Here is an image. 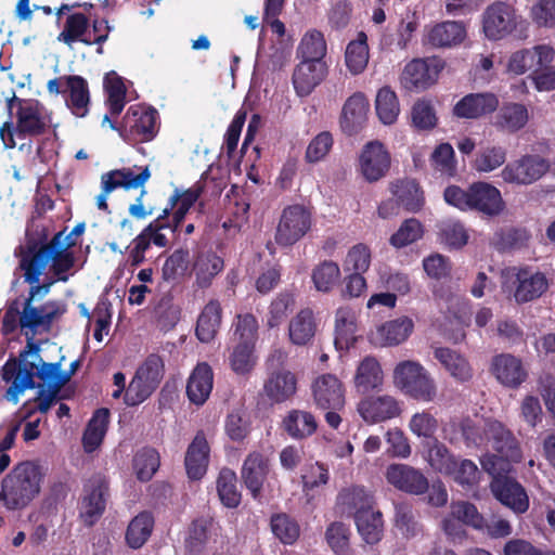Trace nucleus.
Masks as SVG:
<instances>
[{
  "instance_id": "f257e3e1",
  "label": "nucleus",
  "mask_w": 555,
  "mask_h": 555,
  "mask_svg": "<svg viewBox=\"0 0 555 555\" xmlns=\"http://www.w3.org/2000/svg\"><path fill=\"white\" fill-rule=\"evenodd\" d=\"M62 347L54 343L27 344L20 353L18 361L9 360L2 367V379L10 386L4 398L16 404L27 389L35 388L34 377H38L47 388L38 392V410L47 413L56 400L61 388L69 380V374L61 369L65 356Z\"/></svg>"
},
{
  "instance_id": "f03ea898",
  "label": "nucleus",
  "mask_w": 555,
  "mask_h": 555,
  "mask_svg": "<svg viewBox=\"0 0 555 555\" xmlns=\"http://www.w3.org/2000/svg\"><path fill=\"white\" fill-rule=\"evenodd\" d=\"M85 230V222H80L70 232L60 231L47 242L27 234L24 243L16 247L15 257L55 274L65 283L74 275L73 269L76 264L72 248L77 245Z\"/></svg>"
},
{
  "instance_id": "7ed1b4c3",
  "label": "nucleus",
  "mask_w": 555,
  "mask_h": 555,
  "mask_svg": "<svg viewBox=\"0 0 555 555\" xmlns=\"http://www.w3.org/2000/svg\"><path fill=\"white\" fill-rule=\"evenodd\" d=\"M17 260V268L22 271L24 282L30 285L28 296L20 313V325L23 330H29L34 334L47 331L53 320L62 313L61 307L54 300L47 301L41 306L35 304L42 300L50 293L51 287L55 283L62 282V280L30 262L23 259Z\"/></svg>"
},
{
  "instance_id": "20e7f679",
  "label": "nucleus",
  "mask_w": 555,
  "mask_h": 555,
  "mask_svg": "<svg viewBox=\"0 0 555 555\" xmlns=\"http://www.w3.org/2000/svg\"><path fill=\"white\" fill-rule=\"evenodd\" d=\"M15 107V120L12 121L10 142L5 143V149H17L21 153L30 157L33 154V138L47 131L50 119L37 102L20 100L13 92L12 98L8 99V108L12 111Z\"/></svg>"
},
{
  "instance_id": "39448f33",
  "label": "nucleus",
  "mask_w": 555,
  "mask_h": 555,
  "mask_svg": "<svg viewBox=\"0 0 555 555\" xmlns=\"http://www.w3.org/2000/svg\"><path fill=\"white\" fill-rule=\"evenodd\" d=\"M41 473L33 462L17 464L0 485V502L10 511L25 508L40 492Z\"/></svg>"
},
{
  "instance_id": "423d86ee",
  "label": "nucleus",
  "mask_w": 555,
  "mask_h": 555,
  "mask_svg": "<svg viewBox=\"0 0 555 555\" xmlns=\"http://www.w3.org/2000/svg\"><path fill=\"white\" fill-rule=\"evenodd\" d=\"M393 386L405 397L422 403L435 402L439 397L438 384L431 373L420 362H399L392 374Z\"/></svg>"
},
{
  "instance_id": "0eeeda50",
  "label": "nucleus",
  "mask_w": 555,
  "mask_h": 555,
  "mask_svg": "<svg viewBox=\"0 0 555 555\" xmlns=\"http://www.w3.org/2000/svg\"><path fill=\"white\" fill-rule=\"evenodd\" d=\"M311 395L315 406L325 412L328 426L337 429L341 424L340 411L346 403L341 380L331 373L321 374L311 384Z\"/></svg>"
},
{
  "instance_id": "6e6552de",
  "label": "nucleus",
  "mask_w": 555,
  "mask_h": 555,
  "mask_svg": "<svg viewBox=\"0 0 555 555\" xmlns=\"http://www.w3.org/2000/svg\"><path fill=\"white\" fill-rule=\"evenodd\" d=\"M164 373V363L156 354H151L138 367L125 391V403L130 406L145 401L158 387Z\"/></svg>"
},
{
  "instance_id": "1a4fd4ad",
  "label": "nucleus",
  "mask_w": 555,
  "mask_h": 555,
  "mask_svg": "<svg viewBox=\"0 0 555 555\" xmlns=\"http://www.w3.org/2000/svg\"><path fill=\"white\" fill-rule=\"evenodd\" d=\"M522 23L516 10L505 2H493L481 14V29L491 41L506 38Z\"/></svg>"
},
{
  "instance_id": "9d476101",
  "label": "nucleus",
  "mask_w": 555,
  "mask_h": 555,
  "mask_svg": "<svg viewBox=\"0 0 555 555\" xmlns=\"http://www.w3.org/2000/svg\"><path fill=\"white\" fill-rule=\"evenodd\" d=\"M150 178L151 171L147 166L138 172L134 168L125 167L103 173L101 176V193L95 197L96 207L101 210H107V198L114 190L118 188L126 191L135 190L143 186Z\"/></svg>"
},
{
  "instance_id": "9b49d317",
  "label": "nucleus",
  "mask_w": 555,
  "mask_h": 555,
  "mask_svg": "<svg viewBox=\"0 0 555 555\" xmlns=\"http://www.w3.org/2000/svg\"><path fill=\"white\" fill-rule=\"evenodd\" d=\"M506 278L508 280L504 283L503 288L512 291L514 287L513 298L517 304L529 302L541 297L548 287L543 273L531 272L528 269H508Z\"/></svg>"
},
{
  "instance_id": "f8f14e48",
  "label": "nucleus",
  "mask_w": 555,
  "mask_h": 555,
  "mask_svg": "<svg viewBox=\"0 0 555 555\" xmlns=\"http://www.w3.org/2000/svg\"><path fill=\"white\" fill-rule=\"evenodd\" d=\"M550 170L546 158L537 154H526L508 163L500 177L509 184L529 185L540 180Z\"/></svg>"
},
{
  "instance_id": "ddd939ff",
  "label": "nucleus",
  "mask_w": 555,
  "mask_h": 555,
  "mask_svg": "<svg viewBox=\"0 0 555 555\" xmlns=\"http://www.w3.org/2000/svg\"><path fill=\"white\" fill-rule=\"evenodd\" d=\"M310 214L300 205L285 208L275 232V242L281 246H291L310 230Z\"/></svg>"
},
{
  "instance_id": "4468645a",
  "label": "nucleus",
  "mask_w": 555,
  "mask_h": 555,
  "mask_svg": "<svg viewBox=\"0 0 555 555\" xmlns=\"http://www.w3.org/2000/svg\"><path fill=\"white\" fill-rule=\"evenodd\" d=\"M390 164V154L378 140L365 143L358 156V170L363 179L371 183L384 178Z\"/></svg>"
},
{
  "instance_id": "2eb2a0df",
  "label": "nucleus",
  "mask_w": 555,
  "mask_h": 555,
  "mask_svg": "<svg viewBox=\"0 0 555 555\" xmlns=\"http://www.w3.org/2000/svg\"><path fill=\"white\" fill-rule=\"evenodd\" d=\"M554 49L548 44H538L530 49L514 52L507 63V72L513 75L531 73V77L545 69L554 60Z\"/></svg>"
},
{
  "instance_id": "dca6fc26",
  "label": "nucleus",
  "mask_w": 555,
  "mask_h": 555,
  "mask_svg": "<svg viewBox=\"0 0 555 555\" xmlns=\"http://www.w3.org/2000/svg\"><path fill=\"white\" fill-rule=\"evenodd\" d=\"M357 411L361 418L375 425L399 417L402 413L401 402L390 395L369 396L359 401Z\"/></svg>"
},
{
  "instance_id": "f3484780",
  "label": "nucleus",
  "mask_w": 555,
  "mask_h": 555,
  "mask_svg": "<svg viewBox=\"0 0 555 555\" xmlns=\"http://www.w3.org/2000/svg\"><path fill=\"white\" fill-rule=\"evenodd\" d=\"M385 477L388 483L396 489L414 495L424 494L429 488L426 476L420 469L408 464H390L386 468Z\"/></svg>"
},
{
  "instance_id": "a211bd4d",
  "label": "nucleus",
  "mask_w": 555,
  "mask_h": 555,
  "mask_svg": "<svg viewBox=\"0 0 555 555\" xmlns=\"http://www.w3.org/2000/svg\"><path fill=\"white\" fill-rule=\"evenodd\" d=\"M490 372L503 387L517 389L528 377L520 358L512 353H500L491 359Z\"/></svg>"
},
{
  "instance_id": "6ab92c4d",
  "label": "nucleus",
  "mask_w": 555,
  "mask_h": 555,
  "mask_svg": "<svg viewBox=\"0 0 555 555\" xmlns=\"http://www.w3.org/2000/svg\"><path fill=\"white\" fill-rule=\"evenodd\" d=\"M107 483L101 476H93L85 486L80 517L87 526H92L105 509Z\"/></svg>"
},
{
  "instance_id": "aec40b11",
  "label": "nucleus",
  "mask_w": 555,
  "mask_h": 555,
  "mask_svg": "<svg viewBox=\"0 0 555 555\" xmlns=\"http://www.w3.org/2000/svg\"><path fill=\"white\" fill-rule=\"evenodd\" d=\"M89 26L90 22L83 13H72L66 17L57 40L68 47H73L75 42H81L86 46L103 44L108 39L109 33L113 29L111 26H106L105 34L91 39L87 36Z\"/></svg>"
},
{
  "instance_id": "412c9836",
  "label": "nucleus",
  "mask_w": 555,
  "mask_h": 555,
  "mask_svg": "<svg viewBox=\"0 0 555 555\" xmlns=\"http://www.w3.org/2000/svg\"><path fill=\"white\" fill-rule=\"evenodd\" d=\"M442 68L443 63L437 59L413 60L405 65L402 81L409 89L424 90L437 81Z\"/></svg>"
},
{
  "instance_id": "4be33fe9",
  "label": "nucleus",
  "mask_w": 555,
  "mask_h": 555,
  "mask_svg": "<svg viewBox=\"0 0 555 555\" xmlns=\"http://www.w3.org/2000/svg\"><path fill=\"white\" fill-rule=\"evenodd\" d=\"M370 103L362 92H356L349 96L341 109L339 126L347 135L359 133L365 126Z\"/></svg>"
},
{
  "instance_id": "5701e85b",
  "label": "nucleus",
  "mask_w": 555,
  "mask_h": 555,
  "mask_svg": "<svg viewBox=\"0 0 555 555\" xmlns=\"http://www.w3.org/2000/svg\"><path fill=\"white\" fill-rule=\"evenodd\" d=\"M483 431L487 443H490L498 454L502 455V457H505L507 461H520L521 451L519 443L503 424L498 421H490L486 423Z\"/></svg>"
},
{
  "instance_id": "b1692460",
  "label": "nucleus",
  "mask_w": 555,
  "mask_h": 555,
  "mask_svg": "<svg viewBox=\"0 0 555 555\" xmlns=\"http://www.w3.org/2000/svg\"><path fill=\"white\" fill-rule=\"evenodd\" d=\"M493 495L515 513H525L529 507V500L524 488L514 479L495 477L491 482Z\"/></svg>"
},
{
  "instance_id": "393cba45",
  "label": "nucleus",
  "mask_w": 555,
  "mask_h": 555,
  "mask_svg": "<svg viewBox=\"0 0 555 555\" xmlns=\"http://www.w3.org/2000/svg\"><path fill=\"white\" fill-rule=\"evenodd\" d=\"M467 36L462 22L446 21L426 29L424 41L435 48H452L461 44Z\"/></svg>"
},
{
  "instance_id": "a878e982",
  "label": "nucleus",
  "mask_w": 555,
  "mask_h": 555,
  "mask_svg": "<svg viewBox=\"0 0 555 555\" xmlns=\"http://www.w3.org/2000/svg\"><path fill=\"white\" fill-rule=\"evenodd\" d=\"M210 447L203 430L196 433L189 444L184 465L190 479L199 480L207 472L209 464Z\"/></svg>"
},
{
  "instance_id": "bb28decb",
  "label": "nucleus",
  "mask_w": 555,
  "mask_h": 555,
  "mask_svg": "<svg viewBox=\"0 0 555 555\" xmlns=\"http://www.w3.org/2000/svg\"><path fill=\"white\" fill-rule=\"evenodd\" d=\"M262 390L271 402H285L297 391L296 375L289 370H273L264 380Z\"/></svg>"
},
{
  "instance_id": "cd10ccee",
  "label": "nucleus",
  "mask_w": 555,
  "mask_h": 555,
  "mask_svg": "<svg viewBox=\"0 0 555 555\" xmlns=\"http://www.w3.org/2000/svg\"><path fill=\"white\" fill-rule=\"evenodd\" d=\"M270 470L269 459L260 452H251L245 459L241 477L246 488L257 499Z\"/></svg>"
},
{
  "instance_id": "c85d7f7f",
  "label": "nucleus",
  "mask_w": 555,
  "mask_h": 555,
  "mask_svg": "<svg viewBox=\"0 0 555 555\" xmlns=\"http://www.w3.org/2000/svg\"><path fill=\"white\" fill-rule=\"evenodd\" d=\"M470 210H478L488 216H496L504 209V202L499 189L488 182H475L470 185Z\"/></svg>"
},
{
  "instance_id": "c756f323",
  "label": "nucleus",
  "mask_w": 555,
  "mask_h": 555,
  "mask_svg": "<svg viewBox=\"0 0 555 555\" xmlns=\"http://www.w3.org/2000/svg\"><path fill=\"white\" fill-rule=\"evenodd\" d=\"M324 62L301 61L294 70L293 83L300 96H306L324 79L326 75Z\"/></svg>"
},
{
  "instance_id": "7c9ffc66",
  "label": "nucleus",
  "mask_w": 555,
  "mask_h": 555,
  "mask_svg": "<svg viewBox=\"0 0 555 555\" xmlns=\"http://www.w3.org/2000/svg\"><path fill=\"white\" fill-rule=\"evenodd\" d=\"M413 328V321L408 317H401L378 326L372 334V340L379 346H397L409 338Z\"/></svg>"
},
{
  "instance_id": "2f4dec72",
  "label": "nucleus",
  "mask_w": 555,
  "mask_h": 555,
  "mask_svg": "<svg viewBox=\"0 0 555 555\" xmlns=\"http://www.w3.org/2000/svg\"><path fill=\"white\" fill-rule=\"evenodd\" d=\"M460 522L474 528H481L482 516L472 503L460 501L451 504L450 517L443 520V530L447 534L457 537L461 533Z\"/></svg>"
},
{
  "instance_id": "473e14b6",
  "label": "nucleus",
  "mask_w": 555,
  "mask_h": 555,
  "mask_svg": "<svg viewBox=\"0 0 555 555\" xmlns=\"http://www.w3.org/2000/svg\"><path fill=\"white\" fill-rule=\"evenodd\" d=\"M499 101L492 93H472L454 106L453 113L460 118H478L496 109Z\"/></svg>"
},
{
  "instance_id": "72a5a7b5",
  "label": "nucleus",
  "mask_w": 555,
  "mask_h": 555,
  "mask_svg": "<svg viewBox=\"0 0 555 555\" xmlns=\"http://www.w3.org/2000/svg\"><path fill=\"white\" fill-rule=\"evenodd\" d=\"M212 383L211 367L205 362L198 363L190 375L186 385L190 401L196 405L204 404L212 390Z\"/></svg>"
},
{
  "instance_id": "f704fd0d",
  "label": "nucleus",
  "mask_w": 555,
  "mask_h": 555,
  "mask_svg": "<svg viewBox=\"0 0 555 555\" xmlns=\"http://www.w3.org/2000/svg\"><path fill=\"white\" fill-rule=\"evenodd\" d=\"M434 357L455 380L465 383L472 379L473 369L463 354L450 348L439 347L435 349Z\"/></svg>"
},
{
  "instance_id": "c9c22d12",
  "label": "nucleus",
  "mask_w": 555,
  "mask_h": 555,
  "mask_svg": "<svg viewBox=\"0 0 555 555\" xmlns=\"http://www.w3.org/2000/svg\"><path fill=\"white\" fill-rule=\"evenodd\" d=\"M398 204L411 212L418 211L425 203L424 193L415 180H398L390 185Z\"/></svg>"
},
{
  "instance_id": "e433bc0d",
  "label": "nucleus",
  "mask_w": 555,
  "mask_h": 555,
  "mask_svg": "<svg viewBox=\"0 0 555 555\" xmlns=\"http://www.w3.org/2000/svg\"><path fill=\"white\" fill-rule=\"evenodd\" d=\"M155 111H128L124 118L125 130L140 141H149L155 134Z\"/></svg>"
},
{
  "instance_id": "4c0bfd02",
  "label": "nucleus",
  "mask_w": 555,
  "mask_h": 555,
  "mask_svg": "<svg viewBox=\"0 0 555 555\" xmlns=\"http://www.w3.org/2000/svg\"><path fill=\"white\" fill-rule=\"evenodd\" d=\"M356 312L348 307H341L336 311L334 344L338 350L348 349L356 341Z\"/></svg>"
},
{
  "instance_id": "58836bf2",
  "label": "nucleus",
  "mask_w": 555,
  "mask_h": 555,
  "mask_svg": "<svg viewBox=\"0 0 555 555\" xmlns=\"http://www.w3.org/2000/svg\"><path fill=\"white\" fill-rule=\"evenodd\" d=\"M317 331V323L310 309H302L294 315L288 324V337L296 346L307 345Z\"/></svg>"
},
{
  "instance_id": "ea45409f",
  "label": "nucleus",
  "mask_w": 555,
  "mask_h": 555,
  "mask_svg": "<svg viewBox=\"0 0 555 555\" xmlns=\"http://www.w3.org/2000/svg\"><path fill=\"white\" fill-rule=\"evenodd\" d=\"M64 82L69 93L68 107L77 117H85L88 114L90 102L89 89L86 79L81 76H65Z\"/></svg>"
},
{
  "instance_id": "a19ab883",
  "label": "nucleus",
  "mask_w": 555,
  "mask_h": 555,
  "mask_svg": "<svg viewBox=\"0 0 555 555\" xmlns=\"http://www.w3.org/2000/svg\"><path fill=\"white\" fill-rule=\"evenodd\" d=\"M283 428L292 438L304 439L317 430L318 423L310 412L292 410L283 420Z\"/></svg>"
},
{
  "instance_id": "79ce46f5",
  "label": "nucleus",
  "mask_w": 555,
  "mask_h": 555,
  "mask_svg": "<svg viewBox=\"0 0 555 555\" xmlns=\"http://www.w3.org/2000/svg\"><path fill=\"white\" fill-rule=\"evenodd\" d=\"M507 159L505 147L495 144L481 146L472 163V167L479 173H490L501 168Z\"/></svg>"
},
{
  "instance_id": "37998d69",
  "label": "nucleus",
  "mask_w": 555,
  "mask_h": 555,
  "mask_svg": "<svg viewBox=\"0 0 555 555\" xmlns=\"http://www.w3.org/2000/svg\"><path fill=\"white\" fill-rule=\"evenodd\" d=\"M383 383V371L379 363L375 358H364L354 375V387L361 392L365 393L377 388Z\"/></svg>"
},
{
  "instance_id": "c03bdc74",
  "label": "nucleus",
  "mask_w": 555,
  "mask_h": 555,
  "mask_svg": "<svg viewBox=\"0 0 555 555\" xmlns=\"http://www.w3.org/2000/svg\"><path fill=\"white\" fill-rule=\"evenodd\" d=\"M457 460L459 457H456L446 444L437 439L431 443H428L425 461L436 473L449 476L450 473L454 472Z\"/></svg>"
},
{
  "instance_id": "a18cd8bd",
  "label": "nucleus",
  "mask_w": 555,
  "mask_h": 555,
  "mask_svg": "<svg viewBox=\"0 0 555 555\" xmlns=\"http://www.w3.org/2000/svg\"><path fill=\"white\" fill-rule=\"evenodd\" d=\"M221 307L216 300L209 301L198 317L196 335L201 341L209 343L216 336L221 323Z\"/></svg>"
},
{
  "instance_id": "49530a36",
  "label": "nucleus",
  "mask_w": 555,
  "mask_h": 555,
  "mask_svg": "<svg viewBox=\"0 0 555 555\" xmlns=\"http://www.w3.org/2000/svg\"><path fill=\"white\" fill-rule=\"evenodd\" d=\"M373 498L363 487H351L343 489L337 496V504L343 512L354 514V517L362 511L372 508Z\"/></svg>"
},
{
  "instance_id": "de8ad7c7",
  "label": "nucleus",
  "mask_w": 555,
  "mask_h": 555,
  "mask_svg": "<svg viewBox=\"0 0 555 555\" xmlns=\"http://www.w3.org/2000/svg\"><path fill=\"white\" fill-rule=\"evenodd\" d=\"M154 518L150 513L143 512L137 515L128 525L126 543L131 548L142 547L152 534Z\"/></svg>"
},
{
  "instance_id": "09e8293b",
  "label": "nucleus",
  "mask_w": 555,
  "mask_h": 555,
  "mask_svg": "<svg viewBox=\"0 0 555 555\" xmlns=\"http://www.w3.org/2000/svg\"><path fill=\"white\" fill-rule=\"evenodd\" d=\"M223 269V260L212 251L202 253L194 263L196 284L201 288L208 287L214 278Z\"/></svg>"
},
{
  "instance_id": "8fccbe9b",
  "label": "nucleus",
  "mask_w": 555,
  "mask_h": 555,
  "mask_svg": "<svg viewBox=\"0 0 555 555\" xmlns=\"http://www.w3.org/2000/svg\"><path fill=\"white\" fill-rule=\"evenodd\" d=\"M366 35L359 33L356 40L348 43L345 52L346 66L352 75H359L367 66L370 54Z\"/></svg>"
},
{
  "instance_id": "3c124183",
  "label": "nucleus",
  "mask_w": 555,
  "mask_h": 555,
  "mask_svg": "<svg viewBox=\"0 0 555 555\" xmlns=\"http://www.w3.org/2000/svg\"><path fill=\"white\" fill-rule=\"evenodd\" d=\"M108 416L107 409H99L89 421L82 437L86 452H93L102 443L107 430Z\"/></svg>"
},
{
  "instance_id": "603ef678",
  "label": "nucleus",
  "mask_w": 555,
  "mask_h": 555,
  "mask_svg": "<svg viewBox=\"0 0 555 555\" xmlns=\"http://www.w3.org/2000/svg\"><path fill=\"white\" fill-rule=\"evenodd\" d=\"M528 111L522 104L504 105L496 115L495 125L503 131L516 132L528 122Z\"/></svg>"
},
{
  "instance_id": "864d4df0",
  "label": "nucleus",
  "mask_w": 555,
  "mask_h": 555,
  "mask_svg": "<svg viewBox=\"0 0 555 555\" xmlns=\"http://www.w3.org/2000/svg\"><path fill=\"white\" fill-rule=\"evenodd\" d=\"M354 518L358 531L366 543L375 544L382 539L383 519L379 512L372 508L362 511Z\"/></svg>"
},
{
  "instance_id": "5fc2aeb1",
  "label": "nucleus",
  "mask_w": 555,
  "mask_h": 555,
  "mask_svg": "<svg viewBox=\"0 0 555 555\" xmlns=\"http://www.w3.org/2000/svg\"><path fill=\"white\" fill-rule=\"evenodd\" d=\"M217 491L222 504L229 508L236 507L241 502L236 474L230 468H222L217 479Z\"/></svg>"
},
{
  "instance_id": "6e6d98bb",
  "label": "nucleus",
  "mask_w": 555,
  "mask_h": 555,
  "mask_svg": "<svg viewBox=\"0 0 555 555\" xmlns=\"http://www.w3.org/2000/svg\"><path fill=\"white\" fill-rule=\"evenodd\" d=\"M375 109L384 125H392L397 120L400 113L399 101L389 87H383L378 90L375 99Z\"/></svg>"
},
{
  "instance_id": "4d7b16f0",
  "label": "nucleus",
  "mask_w": 555,
  "mask_h": 555,
  "mask_svg": "<svg viewBox=\"0 0 555 555\" xmlns=\"http://www.w3.org/2000/svg\"><path fill=\"white\" fill-rule=\"evenodd\" d=\"M408 428L418 439L435 441L439 422L428 411H420L412 414Z\"/></svg>"
},
{
  "instance_id": "13d9d810",
  "label": "nucleus",
  "mask_w": 555,
  "mask_h": 555,
  "mask_svg": "<svg viewBox=\"0 0 555 555\" xmlns=\"http://www.w3.org/2000/svg\"><path fill=\"white\" fill-rule=\"evenodd\" d=\"M257 363L255 354V345L250 343H236L231 354V369L240 375H246L253 371Z\"/></svg>"
},
{
  "instance_id": "bf43d9fd",
  "label": "nucleus",
  "mask_w": 555,
  "mask_h": 555,
  "mask_svg": "<svg viewBox=\"0 0 555 555\" xmlns=\"http://www.w3.org/2000/svg\"><path fill=\"white\" fill-rule=\"evenodd\" d=\"M298 53L304 61L323 62L326 54V42L323 35L315 30H309L301 39Z\"/></svg>"
},
{
  "instance_id": "052dcab7",
  "label": "nucleus",
  "mask_w": 555,
  "mask_h": 555,
  "mask_svg": "<svg viewBox=\"0 0 555 555\" xmlns=\"http://www.w3.org/2000/svg\"><path fill=\"white\" fill-rule=\"evenodd\" d=\"M159 467V455L154 449L145 448L133 457V470L141 481H149Z\"/></svg>"
},
{
  "instance_id": "680f3d73",
  "label": "nucleus",
  "mask_w": 555,
  "mask_h": 555,
  "mask_svg": "<svg viewBox=\"0 0 555 555\" xmlns=\"http://www.w3.org/2000/svg\"><path fill=\"white\" fill-rule=\"evenodd\" d=\"M340 270L337 263L324 261L312 272L313 284L319 292L327 293L338 282Z\"/></svg>"
},
{
  "instance_id": "e2e57ef3",
  "label": "nucleus",
  "mask_w": 555,
  "mask_h": 555,
  "mask_svg": "<svg viewBox=\"0 0 555 555\" xmlns=\"http://www.w3.org/2000/svg\"><path fill=\"white\" fill-rule=\"evenodd\" d=\"M370 248L364 244H357L348 250L343 267L345 271L364 273L370 268Z\"/></svg>"
},
{
  "instance_id": "0e129e2a",
  "label": "nucleus",
  "mask_w": 555,
  "mask_h": 555,
  "mask_svg": "<svg viewBox=\"0 0 555 555\" xmlns=\"http://www.w3.org/2000/svg\"><path fill=\"white\" fill-rule=\"evenodd\" d=\"M440 240L452 248H460L467 243L468 235L463 224L455 220H444L439 225Z\"/></svg>"
},
{
  "instance_id": "69168bd1",
  "label": "nucleus",
  "mask_w": 555,
  "mask_h": 555,
  "mask_svg": "<svg viewBox=\"0 0 555 555\" xmlns=\"http://www.w3.org/2000/svg\"><path fill=\"white\" fill-rule=\"evenodd\" d=\"M294 305L295 300L291 294H280L269 307L267 325L270 328L281 325Z\"/></svg>"
},
{
  "instance_id": "338daca9",
  "label": "nucleus",
  "mask_w": 555,
  "mask_h": 555,
  "mask_svg": "<svg viewBox=\"0 0 555 555\" xmlns=\"http://www.w3.org/2000/svg\"><path fill=\"white\" fill-rule=\"evenodd\" d=\"M388 444L387 453L392 457L408 459L412 453L410 441L398 427L389 428L385 434Z\"/></svg>"
},
{
  "instance_id": "774afa93",
  "label": "nucleus",
  "mask_w": 555,
  "mask_h": 555,
  "mask_svg": "<svg viewBox=\"0 0 555 555\" xmlns=\"http://www.w3.org/2000/svg\"><path fill=\"white\" fill-rule=\"evenodd\" d=\"M479 475V469L473 461L459 459L454 472L450 473L449 476L460 486L472 488L478 483Z\"/></svg>"
}]
</instances>
